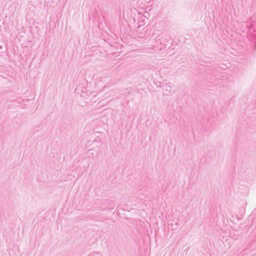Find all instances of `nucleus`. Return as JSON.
<instances>
[{"instance_id":"nucleus-1","label":"nucleus","mask_w":256,"mask_h":256,"mask_svg":"<svg viewBox=\"0 0 256 256\" xmlns=\"http://www.w3.org/2000/svg\"><path fill=\"white\" fill-rule=\"evenodd\" d=\"M154 44H153L152 45V49H153L154 50H160L162 49L163 46H162V43L160 41L156 40L154 42Z\"/></svg>"},{"instance_id":"nucleus-2","label":"nucleus","mask_w":256,"mask_h":256,"mask_svg":"<svg viewBox=\"0 0 256 256\" xmlns=\"http://www.w3.org/2000/svg\"><path fill=\"white\" fill-rule=\"evenodd\" d=\"M88 256H101V254L100 252H96L90 254Z\"/></svg>"},{"instance_id":"nucleus-3","label":"nucleus","mask_w":256,"mask_h":256,"mask_svg":"<svg viewBox=\"0 0 256 256\" xmlns=\"http://www.w3.org/2000/svg\"><path fill=\"white\" fill-rule=\"evenodd\" d=\"M165 88H166V90L168 91V92H170V90H172L171 86L169 85H168L167 84H166Z\"/></svg>"}]
</instances>
